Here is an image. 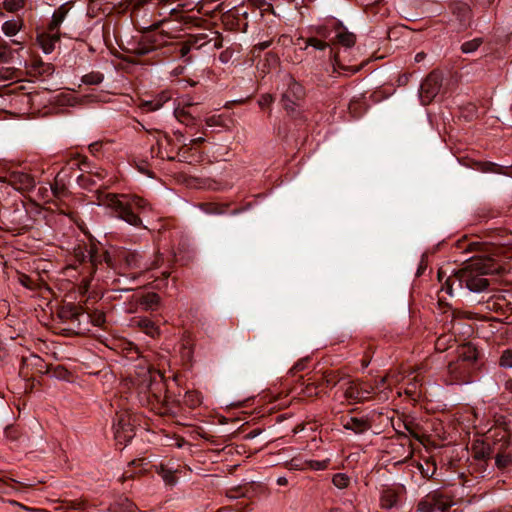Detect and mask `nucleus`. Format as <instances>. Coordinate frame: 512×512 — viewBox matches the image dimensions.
<instances>
[{
  "mask_svg": "<svg viewBox=\"0 0 512 512\" xmlns=\"http://www.w3.org/2000/svg\"><path fill=\"white\" fill-rule=\"evenodd\" d=\"M459 248L465 252L479 254L466 260L460 269L454 270L452 275L447 277L445 280L447 292L452 295L455 284L459 288H466L475 293L487 291L490 280L485 276L498 274L501 271V265L494 258L496 247L479 241L462 240L459 242Z\"/></svg>",
  "mask_w": 512,
  "mask_h": 512,
  "instance_id": "1",
  "label": "nucleus"
},
{
  "mask_svg": "<svg viewBox=\"0 0 512 512\" xmlns=\"http://www.w3.org/2000/svg\"><path fill=\"white\" fill-rule=\"evenodd\" d=\"M99 205L113 210L116 216L132 226H140L141 219L137 213H142L150 206L146 200L135 195L105 194L98 197Z\"/></svg>",
  "mask_w": 512,
  "mask_h": 512,
  "instance_id": "2",
  "label": "nucleus"
},
{
  "mask_svg": "<svg viewBox=\"0 0 512 512\" xmlns=\"http://www.w3.org/2000/svg\"><path fill=\"white\" fill-rule=\"evenodd\" d=\"M478 351L472 344L462 346L456 361L448 364L447 370L454 381L468 382L472 372L476 369Z\"/></svg>",
  "mask_w": 512,
  "mask_h": 512,
  "instance_id": "3",
  "label": "nucleus"
},
{
  "mask_svg": "<svg viewBox=\"0 0 512 512\" xmlns=\"http://www.w3.org/2000/svg\"><path fill=\"white\" fill-rule=\"evenodd\" d=\"M454 505L452 496L442 490H434L423 497L418 505L419 512H450Z\"/></svg>",
  "mask_w": 512,
  "mask_h": 512,
  "instance_id": "4",
  "label": "nucleus"
},
{
  "mask_svg": "<svg viewBox=\"0 0 512 512\" xmlns=\"http://www.w3.org/2000/svg\"><path fill=\"white\" fill-rule=\"evenodd\" d=\"M442 80V74L434 70L421 82L418 96L422 105L426 106L435 99L441 90Z\"/></svg>",
  "mask_w": 512,
  "mask_h": 512,
  "instance_id": "5",
  "label": "nucleus"
},
{
  "mask_svg": "<svg viewBox=\"0 0 512 512\" xmlns=\"http://www.w3.org/2000/svg\"><path fill=\"white\" fill-rule=\"evenodd\" d=\"M113 428L115 439L119 444L126 445L134 437L133 424L129 414H117Z\"/></svg>",
  "mask_w": 512,
  "mask_h": 512,
  "instance_id": "6",
  "label": "nucleus"
},
{
  "mask_svg": "<svg viewBox=\"0 0 512 512\" xmlns=\"http://www.w3.org/2000/svg\"><path fill=\"white\" fill-rule=\"evenodd\" d=\"M306 92L304 87L290 78L288 83V88L283 94V106L290 113L294 112V106H299L300 102L304 99Z\"/></svg>",
  "mask_w": 512,
  "mask_h": 512,
  "instance_id": "7",
  "label": "nucleus"
},
{
  "mask_svg": "<svg viewBox=\"0 0 512 512\" xmlns=\"http://www.w3.org/2000/svg\"><path fill=\"white\" fill-rule=\"evenodd\" d=\"M8 184L18 191H29L35 187L34 178L23 171H11L8 173Z\"/></svg>",
  "mask_w": 512,
  "mask_h": 512,
  "instance_id": "8",
  "label": "nucleus"
},
{
  "mask_svg": "<svg viewBox=\"0 0 512 512\" xmlns=\"http://www.w3.org/2000/svg\"><path fill=\"white\" fill-rule=\"evenodd\" d=\"M276 396L268 393L266 391H262L258 393V423L261 418H264L267 413H271L277 407L274 402L276 401Z\"/></svg>",
  "mask_w": 512,
  "mask_h": 512,
  "instance_id": "9",
  "label": "nucleus"
},
{
  "mask_svg": "<svg viewBox=\"0 0 512 512\" xmlns=\"http://www.w3.org/2000/svg\"><path fill=\"white\" fill-rule=\"evenodd\" d=\"M403 487H386L380 493V502L383 509H392L399 504V495Z\"/></svg>",
  "mask_w": 512,
  "mask_h": 512,
  "instance_id": "10",
  "label": "nucleus"
},
{
  "mask_svg": "<svg viewBox=\"0 0 512 512\" xmlns=\"http://www.w3.org/2000/svg\"><path fill=\"white\" fill-rule=\"evenodd\" d=\"M343 427L356 434H363L371 428V422L368 418H358L346 416L342 419Z\"/></svg>",
  "mask_w": 512,
  "mask_h": 512,
  "instance_id": "11",
  "label": "nucleus"
},
{
  "mask_svg": "<svg viewBox=\"0 0 512 512\" xmlns=\"http://www.w3.org/2000/svg\"><path fill=\"white\" fill-rule=\"evenodd\" d=\"M489 445L490 452L492 453L493 457L501 454L512 453V440L506 435H503L500 438L494 439L492 441L489 440Z\"/></svg>",
  "mask_w": 512,
  "mask_h": 512,
  "instance_id": "12",
  "label": "nucleus"
},
{
  "mask_svg": "<svg viewBox=\"0 0 512 512\" xmlns=\"http://www.w3.org/2000/svg\"><path fill=\"white\" fill-rule=\"evenodd\" d=\"M258 453H261V459L258 460V463L262 464L263 468H267L269 466H276L281 464L284 461V458L282 455L285 453V451H278L276 454L272 453L268 450V446L262 447L261 449H258Z\"/></svg>",
  "mask_w": 512,
  "mask_h": 512,
  "instance_id": "13",
  "label": "nucleus"
},
{
  "mask_svg": "<svg viewBox=\"0 0 512 512\" xmlns=\"http://www.w3.org/2000/svg\"><path fill=\"white\" fill-rule=\"evenodd\" d=\"M59 40L60 34L56 31L51 32L48 30L47 32H43L37 36V41L46 54H49L54 50L55 45Z\"/></svg>",
  "mask_w": 512,
  "mask_h": 512,
  "instance_id": "14",
  "label": "nucleus"
},
{
  "mask_svg": "<svg viewBox=\"0 0 512 512\" xmlns=\"http://www.w3.org/2000/svg\"><path fill=\"white\" fill-rule=\"evenodd\" d=\"M132 324L152 338L160 334L159 327L147 317H135L132 319Z\"/></svg>",
  "mask_w": 512,
  "mask_h": 512,
  "instance_id": "15",
  "label": "nucleus"
},
{
  "mask_svg": "<svg viewBox=\"0 0 512 512\" xmlns=\"http://www.w3.org/2000/svg\"><path fill=\"white\" fill-rule=\"evenodd\" d=\"M121 259L125 262L128 268L135 269H150L151 267L147 263H143L142 256L137 252L122 251L120 253Z\"/></svg>",
  "mask_w": 512,
  "mask_h": 512,
  "instance_id": "16",
  "label": "nucleus"
},
{
  "mask_svg": "<svg viewBox=\"0 0 512 512\" xmlns=\"http://www.w3.org/2000/svg\"><path fill=\"white\" fill-rule=\"evenodd\" d=\"M452 12L460 22L462 28H466L471 20L472 13L470 7L465 3H456L452 7Z\"/></svg>",
  "mask_w": 512,
  "mask_h": 512,
  "instance_id": "17",
  "label": "nucleus"
},
{
  "mask_svg": "<svg viewBox=\"0 0 512 512\" xmlns=\"http://www.w3.org/2000/svg\"><path fill=\"white\" fill-rule=\"evenodd\" d=\"M369 391L363 389L358 385H350L345 391V397L348 400H353L355 402H364L369 399Z\"/></svg>",
  "mask_w": 512,
  "mask_h": 512,
  "instance_id": "18",
  "label": "nucleus"
},
{
  "mask_svg": "<svg viewBox=\"0 0 512 512\" xmlns=\"http://www.w3.org/2000/svg\"><path fill=\"white\" fill-rule=\"evenodd\" d=\"M68 3L62 4L52 15V19L48 25V30L53 32H58V29L61 23L64 21L67 13H68Z\"/></svg>",
  "mask_w": 512,
  "mask_h": 512,
  "instance_id": "19",
  "label": "nucleus"
},
{
  "mask_svg": "<svg viewBox=\"0 0 512 512\" xmlns=\"http://www.w3.org/2000/svg\"><path fill=\"white\" fill-rule=\"evenodd\" d=\"M68 3L62 4L52 15V19L48 25V30L53 32H58V29L61 23L64 21L67 13H68Z\"/></svg>",
  "mask_w": 512,
  "mask_h": 512,
  "instance_id": "20",
  "label": "nucleus"
},
{
  "mask_svg": "<svg viewBox=\"0 0 512 512\" xmlns=\"http://www.w3.org/2000/svg\"><path fill=\"white\" fill-rule=\"evenodd\" d=\"M68 3L62 4L52 15V19L48 25V30L53 32H58V29L61 23L64 21L67 13H68Z\"/></svg>",
  "mask_w": 512,
  "mask_h": 512,
  "instance_id": "21",
  "label": "nucleus"
},
{
  "mask_svg": "<svg viewBox=\"0 0 512 512\" xmlns=\"http://www.w3.org/2000/svg\"><path fill=\"white\" fill-rule=\"evenodd\" d=\"M23 26H24V22H23L22 19H20V18H18V19H11V20L5 21L2 24L1 30L4 33L5 36L13 37V36L17 35V33L19 31H21Z\"/></svg>",
  "mask_w": 512,
  "mask_h": 512,
  "instance_id": "22",
  "label": "nucleus"
},
{
  "mask_svg": "<svg viewBox=\"0 0 512 512\" xmlns=\"http://www.w3.org/2000/svg\"><path fill=\"white\" fill-rule=\"evenodd\" d=\"M170 99H171V95L168 92L163 91L157 97H155L153 100L144 102L143 108L146 111H156V110L160 109Z\"/></svg>",
  "mask_w": 512,
  "mask_h": 512,
  "instance_id": "23",
  "label": "nucleus"
},
{
  "mask_svg": "<svg viewBox=\"0 0 512 512\" xmlns=\"http://www.w3.org/2000/svg\"><path fill=\"white\" fill-rule=\"evenodd\" d=\"M474 169L483 172V173H495V174H505L507 173L504 171L505 167L501 166L494 162H475Z\"/></svg>",
  "mask_w": 512,
  "mask_h": 512,
  "instance_id": "24",
  "label": "nucleus"
},
{
  "mask_svg": "<svg viewBox=\"0 0 512 512\" xmlns=\"http://www.w3.org/2000/svg\"><path fill=\"white\" fill-rule=\"evenodd\" d=\"M156 472L162 477L165 484L174 486L177 483V478L175 477V472L172 468L166 467L164 464H159L155 466Z\"/></svg>",
  "mask_w": 512,
  "mask_h": 512,
  "instance_id": "25",
  "label": "nucleus"
},
{
  "mask_svg": "<svg viewBox=\"0 0 512 512\" xmlns=\"http://www.w3.org/2000/svg\"><path fill=\"white\" fill-rule=\"evenodd\" d=\"M493 459L490 452L489 440L482 442L481 445L474 447V461Z\"/></svg>",
  "mask_w": 512,
  "mask_h": 512,
  "instance_id": "26",
  "label": "nucleus"
},
{
  "mask_svg": "<svg viewBox=\"0 0 512 512\" xmlns=\"http://www.w3.org/2000/svg\"><path fill=\"white\" fill-rule=\"evenodd\" d=\"M335 39L339 44L346 48H350L355 44L356 37L353 33L347 31L343 28L342 31H339L335 35Z\"/></svg>",
  "mask_w": 512,
  "mask_h": 512,
  "instance_id": "27",
  "label": "nucleus"
},
{
  "mask_svg": "<svg viewBox=\"0 0 512 512\" xmlns=\"http://www.w3.org/2000/svg\"><path fill=\"white\" fill-rule=\"evenodd\" d=\"M174 115L177 120L187 126L195 123L196 117L188 109L174 108Z\"/></svg>",
  "mask_w": 512,
  "mask_h": 512,
  "instance_id": "28",
  "label": "nucleus"
},
{
  "mask_svg": "<svg viewBox=\"0 0 512 512\" xmlns=\"http://www.w3.org/2000/svg\"><path fill=\"white\" fill-rule=\"evenodd\" d=\"M348 109H349L350 114L354 118H360L364 114L366 108L364 106V103L361 100L352 99L349 102Z\"/></svg>",
  "mask_w": 512,
  "mask_h": 512,
  "instance_id": "29",
  "label": "nucleus"
},
{
  "mask_svg": "<svg viewBox=\"0 0 512 512\" xmlns=\"http://www.w3.org/2000/svg\"><path fill=\"white\" fill-rule=\"evenodd\" d=\"M262 62V71L268 72L270 69L275 68L278 64V57L276 54L267 52L264 55V59H259Z\"/></svg>",
  "mask_w": 512,
  "mask_h": 512,
  "instance_id": "30",
  "label": "nucleus"
},
{
  "mask_svg": "<svg viewBox=\"0 0 512 512\" xmlns=\"http://www.w3.org/2000/svg\"><path fill=\"white\" fill-rule=\"evenodd\" d=\"M15 51L9 46L7 42L0 43V62L9 63L14 58Z\"/></svg>",
  "mask_w": 512,
  "mask_h": 512,
  "instance_id": "31",
  "label": "nucleus"
},
{
  "mask_svg": "<svg viewBox=\"0 0 512 512\" xmlns=\"http://www.w3.org/2000/svg\"><path fill=\"white\" fill-rule=\"evenodd\" d=\"M359 71V68L356 66H346L341 63L339 58L334 55L333 59V73L341 74L342 72H350V73H356Z\"/></svg>",
  "mask_w": 512,
  "mask_h": 512,
  "instance_id": "32",
  "label": "nucleus"
},
{
  "mask_svg": "<svg viewBox=\"0 0 512 512\" xmlns=\"http://www.w3.org/2000/svg\"><path fill=\"white\" fill-rule=\"evenodd\" d=\"M159 301L160 297L155 293H151L145 295L140 303L145 310H153L159 304Z\"/></svg>",
  "mask_w": 512,
  "mask_h": 512,
  "instance_id": "33",
  "label": "nucleus"
},
{
  "mask_svg": "<svg viewBox=\"0 0 512 512\" xmlns=\"http://www.w3.org/2000/svg\"><path fill=\"white\" fill-rule=\"evenodd\" d=\"M493 458L495 459V466L500 470L507 468L512 463V453L501 454Z\"/></svg>",
  "mask_w": 512,
  "mask_h": 512,
  "instance_id": "34",
  "label": "nucleus"
},
{
  "mask_svg": "<svg viewBox=\"0 0 512 512\" xmlns=\"http://www.w3.org/2000/svg\"><path fill=\"white\" fill-rule=\"evenodd\" d=\"M25 5L24 0H4L3 8L11 13L17 12L22 9Z\"/></svg>",
  "mask_w": 512,
  "mask_h": 512,
  "instance_id": "35",
  "label": "nucleus"
},
{
  "mask_svg": "<svg viewBox=\"0 0 512 512\" xmlns=\"http://www.w3.org/2000/svg\"><path fill=\"white\" fill-rule=\"evenodd\" d=\"M482 38H475L469 41L464 42L461 45V50L463 53H472L476 51L479 46L482 44Z\"/></svg>",
  "mask_w": 512,
  "mask_h": 512,
  "instance_id": "36",
  "label": "nucleus"
},
{
  "mask_svg": "<svg viewBox=\"0 0 512 512\" xmlns=\"http://www.w3.org/2000/svg\"><path fill=\"white\" fill-rule=\"evenodd\" d=\"M103 74L99 72H91L82 77V82L88 85H97L103 81Z\"/></svg>",
  "mask_w": 512,
  "mask_h": 512,
  "instance_id": "37",
  "label": "nucleus"
},
{
  "mask_svg": "<svg viewBox=\"0 0 512 512\" xmlns=\"http://www.w3.org/2000/svg\"><path fill=\"white\" fill-rule=\"evenodd\" d=\"M349 482V477L344 473H336L333 475L332 483L339 489L348 487Z\"/></svg>",
  "mask_w": 512,
  "mask_h": 512,
  "instance_id": "38",
  "label": "nucleus"
},
{
  "mask_svg": "<svg viewBox=\"0 0 512 512\" xmlns=\"http://www.w3.org/2000/svg\"><path fill=\"white\" fill-rule=\"evenodd\" d=\"M88 317L91 320V323L94 326L102 327L106 321L105 314L101 311H93L91 314L88 315Z\"/></svg>",
  "mask_w": 512,
  "mask_h": 512,
  "instance_id": "39",
  "label": "nucleus"
},
{
  "mask_svg": "<svg viewBox=\"0 0 512 512\" xmlns=\"http://www.w3.org/2000/svg\"><path fill=\"white\" fill-rule=\"evenodd\" d=\"M306 46H312V47L322 51V50H325L326 48H328L329 44L326 41L319 39L317 37H310L306 41Z\"/></svg>",
  "mask_w": 512,
  "mask_h": 512,
  "instance_id": "40",
  "label": "nucleus"
},
{
  "mask_svg": "<svg viewBox=\"0 0 512 512\" xmlns=\"http://www.w3.org/2000/svg\"><path fill=\"white\" fill-rule=\"evenodd\" d=\"M499 364L504 368H512V349H506L502 352Z\"/></svg>",
  "mask_w": 512,
  "mask_h": 512,
  "instance_id": "41",
  "label": "nucleus"
},
{
  "mask_svg": "<svg viewBox=\"0 0 512 512\" xmlns=\"http://www.w3.org/2000/svg\"><path fill=\"white\" fill-rule=\"evenodd\" d=\"M331 30L326 26H318L315 28V34L317 38L326 40L330 38Z\"/></svg>",
  "mask_w": 512,
  "mask_h": 512,
  "instance_id": "42",
  "label": "nucleus"
},
{
  "mask_svg": "<svg viewBox=\"0 0 512 512\" xmlns=\"http://www.w3.org/2000/svg\"><path fill=\"white\" fill-rule=\"evenodd\" d=\"M185 402L191 406H197L201 403V400L196 392H187L185 394Z\"/></svg>",
  "mask_w": 512,
  "mask_h": 512,
  "instance_id": "43",
  "label": "nucleus"
},
{
  "mask_svg": "<svg viewBox=\"0 0 512 512\" xmlns=\"http://www.w3.org/2000/svg\"><path fill=\"white\" fill-rule=\"evenodd\" d=\"M309 362V358H303L299 361H297L293 367L290 369V373L295 375L296 373L304 370L306 368L307 363Z\"/></svg>",
  "mask_w": 512,
  "mask_h": 512,
  "instance_id": "44",
  "label": "nucleus"
},
{
  "mask_svg": "<svg viewBox=\"0 0 512 512\" xmlns=\"http://www.w3.org/2000/svg\"><path fill=\"white\" fill-rule=\"evenodd\" d=\"M305 463L312 470H324L327 467V461L310 460Z\"/></svg>",
  "mask_w": 512,
  "mask_h": 512,
  "instance_id": "45",
  "label": "nucleus"
},
{
  "mask_svg": "<svg viewBox=\"0 0 512 512\" xmlns=\"http://www.w3.org/2000/svg\"><path fill=\"white\" fill-rule=\"evenodd\" d=\"M490 460H478V461H475V470L479 473V474H482L484 476V474L486 473L487 469H488V462Z\"/></svg>",
  "mask_w": 512,
  "mask_h": 512,
  "instance_id": "46",
  "label": "nucleus"
},
{
  "mask_svg": "<svg viewBox=\"0 0 512 512\" xmlns=\"http://www.w3.org/2000/svg\"><path fill=\"white\" fill-rule=\"evenodd\" d=\"M273 102V97L270 94H263L260 99H258V106L265 109Z\"/></svg>",
  "mask_w": 512,
  "mask_h": 512,
  "instance_id": "47",
  "label": "nucleus"
},
{
  "mask_svg": "<svg viewBox=\"0 0 512 512\" xmlns=\"http://www.w3.org/2000/svg\"><path fill=\"white\" fill-rule=\"evenodd\" d=\"M205 123L209 127L219 126L222 124V118L221 116L212 115L205 119Z\"/></svg>",
  "mask_w": 512,
  "mask_h": 512,
  "instance_id": "48",
  "label": "nucleus"
},
{
  "mask_svg": "<svg viewBox=\"0 0 512 512\" xmlns=\"http://www.w3.org/2000/svg\"><path fill=\"white\" fill-rule=\"evenodd\" d=\"M419 468H420L422 476L425 478H431L436 470L435 466H430L429 464H427L426 468H424L423 465H420Z\"/></svg>",
  "mask_w": 512,
  "mask_h": 512,
  "instance_id": "49",
  "label": "nucleus"
},
{
  "mask_svg": "<svg viewBox=\"0 0 512 512\" xmlns=\"http://www.w3.org/2000/svg\"><path fill=\"white\" fill-rule=\"evenodd\" d=\"M192 106H194V102L191 100V98L183 97L179 100L178 105L175 108H184L189 110V108Z\"/></svg>",
  "mask_w": 512,
  "mask_h": 512,
  "instance_id": "50",
  "label": "nucleus"
},
{
  "mask_svg": "<svg viewBox=\"0 0 512 512\" xmlns=\"http://www.w3.org/2000/svg\"><path fill=\"white\" fill-rule=\"evenodd\" d=\"M148 0H126L125 1V4H126V9L128 8H131V9H137L139 8L140 6H142L143 4H145Z\"/></svg>",
  "mask_w": 512,
  "mask_h": 512,
  "instance_id": "51",
  "label": "nucleus"
},
{
  "mask_svg": "<svg viewBox=\"0 0 512 512\" xmlns=\"http://www.w3.org/2000/svg\"><path fill=\"white\" fill-rule=\"evenodd\" d=\"M450 340L447 336H441L436 342V348L439 350H445L447 348V342Z\"/></svg>",
  "mask_w": 512,
  "mask_h": 512,
  "instance_id": "52",
  "label": "nucleus"
},
{
  "mask_svg": "<svg viewBox=\"0 0 512 512\" xmlns=\"http://www.w3.org/2000/svg\"><path fill=\"white\" fill-rule=\"evenodd\" d=\"M73 511L71 512H83L86 508V504L82 501H74L71 504Z\"/></svg>",
  "mask_w": 512,
  "mask_h": 512,
  "instance_id": "53",
  "label": "nucleus"
},
{
  "mask_svg": "<svg viewBox=\"0 0 512 512\" xmlns=\"http://www.w3.org/2000/svg\"><path fill=\"white\" fill-rule=\"evenodd\" d=\"M287 466L290 470H300L303 468L299 459H292Z\"/></svg>",
  "mask_w": 512,
  "mask_h": 512,
  "instance_id": "54",
  "label": "nucleus"
},
{
  "mask_svg": "<svg viewBox=\"0 0 512 512\" xmlns=\"http://www.w3.org/2000/svg\"><path fill=\"white\" fill-rule=\"evenodd\" d=\"M270 44H271V40L258 39V46H257L258 52L265 50L266 48H268L270 46Z\"/></svg>",
  "mask_w": 512,
  "mask_h": 512,
  "instance_id": "55",
  "label": "nucleus"
},
{
  "mask_svg": "<svg viewBox=\"0 0 512 512\" xmlns=\"http://www.w3.org/2000/svg\"><path fill=\"white\" fill-rule=\"evenodd\" d=\"M371 358L372 357L370 355H368L367 352H365V354L363 356V359H362V364H363L364 367H367L369 365V363L371 361Z\"/></svg>",
  "mask_w": 512,
  "mask_h": 512,
  "instance_id": "56",
  "label": "nucleus"
},
{
  "mask_svg": "<svg viewBox=\"0 0 512 512\" xmlns=\"http://www.w3.org/2000/svg\"><path fill=\"white\" fill-rule=\"evenodd\" d=\"M89 258H90V261L93 265H95L96 261H97V258L96 256L94 255V248H90L89 250Z\"/></svg>",
  "mask_w": 512,
  "mask_h": 512,
  "instance_id": "57",
  "label": "nucleus"
},
{
  "mask_svg": "<svg viewBox=\"0 0 512 512\" xmlns=\"http://www.w3.org/2000/svg\"><path fill=\"white\" fill-rule=\"evenodd\" d=\"M325 378L328 385H336V380L331 375H326Z\"/></svg>",
  "mask_w": 512,
  "mask_h": 512,
  "instance_id": "58",
  "label": "nucleus"
},
{
  "mask_svg": "<svg viewBox=\"0 0 512 512\" xmlns=\"http://www.w3.org/2000/svg\"><path fill=\"white\" fill-rule=\"evenodd\" d=\"M277 484L280 486H285L288 484V480L285 477H279L277 479Z\"/></svg>",
  "mask_w": 512,
  "mask_h": 512,
  "instance_id": "59",
  "label": "nucleus"
},
{
  "mask_svg": "<svg viewBox=\"0 0 512 512\" xmlns=\"http://www.w3.org/2000/svg\"><path fill=\"white\" fill-rule=\"evenodd\" d=\"M505 390L512 393V379H509L505 382Z\"/></svg>",
  "mask_w": 512,
  "mask_h": 512,
  "instance_id": "60",
  "label": "nucleus"
},
{
  "mask_svg": "<svg viewBox=\"0 0 512 512\" xmlns=\"http://www.w3.org/2000/svg\"><path fill=\"white\" fill-rule=\"evenodd\" d=\"M150 49L149 48H139L136 50V52L139 54V55H144V54H147L149 53Z\"/></svg>",
  "mask_w": 512,
  "mask_h": 512,
  "instance_id": "61",
  "label": "nucleus"
},
{
  "mask_svg": "<svg viewBox=\"0 0 512 512\" xmlns=\"http://www.w3.org/2000/svg\"><path fill=\"white\" fill-rule=\"evenodd\" d=\"M204 141V138L202 137H198V138H195V139H191L190 140V144L193 145V144H199V143H202Z\"/></svg>",
  "mask_w": 512,
  "mask_h": 512,
  "instance_id": "62",
  "label": "nucleus"
},
{
  "mask_svg": "<svg viewBox=\"0 0 512 512\" xmlns=\"http://www.w3.org/2000/svg\"><path fill=\"white\" fill-rule=\"evenodd\" d=\"M424 57H425V54L423 52H419L416 54L415 60H416V62H420L424 59Z\"/></svg>",
  "mask_w": 512,
  "mask_h": 512,
  "instance_id": "63",
  "label": "nucleus"
},
{
  "mask_svg": "<svg viewBox=\"0 0 512 512\" xmlns=\"http://www.w3.org/2000/svg\"><path fill=\"white\" fill-rule=\"evenodd\" d=\"M52 191H53V194L55 196H59L60 195V189L58 187V184L56 183L54 186H52Z\"/></svg>",
  "mask_w": 512,
  "mask_h": 512,
  "instance_id": "64",
  "label": "nucleus"
}]
</instances>
